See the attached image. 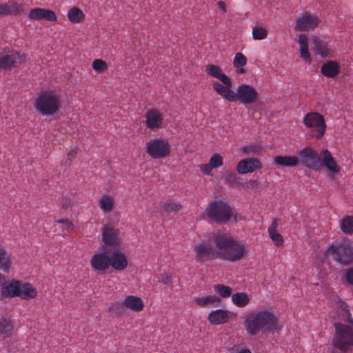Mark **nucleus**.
<instances>
[{"label":"nucleus","instance_id":"nucleus-51","mask_svg":"<svg viewBox=\"0 0 353 353\" xmlns=\"http://www.w3.org/2000/svg\"><path fill=\"white\" fill-rule=\"evenodd\" d=\"M242 151L245 154H249L252 151V147L245 146L242 148Z\"/></svg>","mask_w":353,"mask_h":353},{"label":"nucleus","instance_id":"nucleus-5","mask_svg":"<svg viewBox=\"0 0 353 353\" xmlns=\"http://www.w3.org/2000/svg\"><path fill=\"white\" fill-rule=\"evenodd\" d=\"M34 105L43 116L54 115L61 107V97L55 91H43L36 98Z\"/></svg>","mask_w":353,"mask_h":353},{"label":"nucleus","instance_id":"nucleus-29","mask_svg":"<svg viewBox=\"0 0 353 353\" xmlns=\"http://www.w3.org/2000/svg\"><path fill=\"white\" fill-rule=\"evenodd\" d=\"M314 50L316 53L322 57H330L332 56V50L328 48L327 42L321 39L315 38L314 39Z\"/></svg>","mask_w":353,"mask_h":353},{"label":"nucleus","instance_id":"nucleus-4","mask_svg":"<svg viewBox=\"0 0 353 353\" xmlns=\"http://www.w3.org/2000/svg\"><path fill=\"white\" fill-rule=\"evenodd\" d=\"M329 304L332 307L330 316L339 321L334 323L336 330L334 337L340 329L350 327L353 331V319L351 316L347 305L336 295H333L332 299L329 301Z\"/></svg>","mask_w":353,"mask_h":353},{"label":"nucleus","instance_id":"nucleus-46","mask_svg":"<svg viewBox=\"0 0 353 353\" xmlns=\"http://www.w3.org/2000/svg\"><path fill=\"white\" fill-rule=\"evenodd\" d=\"M158 281L163 283L164 284H170L172 283V278L170 276L165 274H161L158 277Z\"/></svg>","mask_w":353,"mask_h":353},{"label":"nucleus","instance_id":"nucleus-22","mask_svg":"<svg viewBox=\"0 0 353 353\" xmlns=\"http://www.w3.org/2000/svg\"><path fill=\"white\" fill-rule=\"evenodd\" d=\"M90 263L94 270L104 271L110 267L109 254L105 251L97 253L92 256Z\"/></svg>","mask_w":353,"mask_h":353},{"label":"nucleus","instance_id":"nucleus-50","mask_svg":"<svg viewBox=\"0 0 353 353\" xmlns=\"http://www.w3.org/2000/svg\"><path fill=\"white\" fill-rule=\"evenodd\" d=\"M218 5H219V7L221 10H223V12H226V5H225V2L220 1H219Z\"/></svg>","mask_w":353,"mask_h":353},{"label":"nucleus","instance_id":"nucleus-21","mask_svg":"<svg viewBox=\"0 0 353 353\" xmlns=\"http://www.w3.org/2000/svg\"><path fill=\"white\" fill-rule=\"evenodd\" d=\"M341 70L340 63L334 60H327L321 66V73L327 78L336 77Z\"/></svg>","mask_w":353,"mask_h":353},{"label":"nucleus","instance_id":"nucleus-52","mask_svg":"<svg viewBox=\"0 0 353 353\" xmlns=\"http://www.w3.org/2000/svg\"><path fill=\"white\" fill-rule=\"evenodd\" d=\"M59 223H65V225H67L68 228H72L73 227L72 222L66 221V222H59Z\"/></svg>","mask_w":353,"mask_h":353},{"label":"nucleus","instance_id":"nucleus-49","mask_svg":"<svg viewBox=\"0 0 353 353\" xmlns=\"http://www.w3.org/2000/svg\"><path fill=\"white\" fill-rule=\"evenodd\" d=\"M77 154V149L70 150L67 154V160L71 161L72 159Z\"/></svg>","mask_w":353,"mask_h":353},{"label":"nucleus","instance_id":"nucleus-45","mask_svg":"<svg viewBox=\"0 0 353 353\" xmlns=\"http://www.w3.org/2000/svg\"><path fill=\"white\" fill-rule=\"evenodd\" d=\"M212 168H213L210 166V163L202 164L200 165L201 171L206 175H211Z\"/></svg>","mask_w":353,"mask_h":353},{"label":"nucleus","instance_id":"nucleus-1","mask_svg":"<svg viewBox=\"0 0 353 353\" xmlns=\"http://www.w3.org/2000/svg\"><path fill=\"white\" fill-rule=\"evenodd\" d=\"M299 159L301 164L307 168L319 171L326 167L333 174L340 172V168L333 158L331 152L323 149L320 152L310 146H306L299 151Z\"/></svg>","mask_w":353,"mask_h":353},{"label":"nucleus","instance_id":"nucleus-8","mask_svg":"<svg viewBox=\"0 0 353 353\" xmlns=\"http://www.w3.org/2000/svg\"><path fill=\"white\" fill-rule=\"evenodd\" d=\"M206 214L212 221H229L233 213L232 208L226 203L215 201L207 208Z\"/></svg>","mask_w":353,"mask_h":353},{"label":"nucleus","instance_id":"nucleus-44","mask_svg":"<svg viewBox=\"0 0 353 353\" xmlns=\"http://www.w3.org/2000/svg\"><path fill=\"white\" fill-rule=\"evenodd\" d=\"M300 53H301V57L307 61V62H310L311 61V57H310V54L309 52V50H308V46L307 47H301L300 48Z\"/></svg>","mask_w":353,"mask_h":353},{"label":"nucleus","instance_id":"nucleus-47","mask_svg":"<svg viewBox=\"0 0 353 353\" xmlns=\"http://www.w3.org/2000/svg\"><path fill=\"white\" fill-rule=\"evenodd\" d=\"M345 277L347 282L353 285V268H350L346 271Z\"/></svg>","mask_w":353,"mask_h":353},{"label":"nucleus","instance_id":"nucleus-23","mask_svg":"<svg viewBox=\"0 0 353 353\" xmlns=\"http://www.w3.org/2000/svg\"><path fill=\"white\" fill-rule=\"evenodd\" d=\"M127 309L132 310V295L128 296L121 303H112L108 312L111 315H123L126 313Z\"/></svg>","mask_w":353,"mask_h":353},{"label":"nucleus","instance_id":"nucleus-55","mask_svg":"<svg viewBox=\"0 0 353 353\" xmlns=\"http://www.w3.org/2000/svg\"><path fill=\"white\" fill-rule=\"evenodd\" d=\"M238 353H252L249 350L244 349L239 352Z\"/></svg>","mask_w":353,"mask_h":353},{"label":"nucleus","instance_id":"nucleus-37","mask_svg":"<svg viewBox=\"0 0 353 353\" xmlns=\"http://www.w3.org/2000/svg\"><path fill=\"white\" fill-rule=\"evenodd\" d=\"M252 37L254 40H262L268 37V31L261 26H255L252 28Z\"/></svg>","mask_w":353,"mask_h":353},{"label":"nucleus","instance_id":"nucleus-28","mask_svg":"<svg viewBox=\"0 0 353 353\" xmlns=\"http://www.w3.org/2000/svg\"><path fill=\"white\" fill-rule=\"evenodd\" d=\"M231 86L223 85L221 83L216 81L213 83L214 90L224 99L229 101H234V92L230 89Z\"/></svg>","mask_w":353,"mask_h":353},{"label":"nucleus","instance_id":"nucleus-18","mask_svg":"<svg viewBox=\"0 0 353 353\" xmlns=\"http://www.w3.org/2000/svg\"><path fill=\"white\" fill-rule=\"evenodd\" d=\"M109 254L110 266L111 265L116 270H123L128 265L127 259L119 248L114 249Z\"/></svg>","mask_w":353,"mask_h":353},{"label":"nucleus","instance_id":"nucleus-56","mask_svg":"<svg viewBox=\"0 0 353 353\" xmlns=\"http://www.w3.org/2000/svg\"><path fill=\"white\" fill-rule=\"evenodd\" d=\"M59 221H65V219H59Z\"/></svg>","mask_w":353,"mask_h":353},{"label":"nucleus","instance_id":"nucleus-16","mask_svg":"<svg viewBox=\"0 0 353 353\" xmlns=\"http://www.w3.org/2000/svg\"><path fill=\"white\" fill-rule=\"evenodd\" d=\"M319 23V18L316 16L312 15L310 12H304L298 18L296 23L295 29L299 31L314 30Z\"/></svg>","mask_w":353,"mask_h":353},{"label":"nucleus","instance_id":"nucleus-53","mask_svg":"<svg viewBox=\"0 0 353 353\" xmlns=\"http://www.w3.org/2000/svg\"><path fill=\"white\" fill-rule=\"evenodd\" d=\"M341 221H353V216H345Z\"/></svg>","mask_w":353,"mask_h":353},{"label":"nucleus","instance_id":"nucleus-33","mask_svg":"<svg viewBox=\"0 0 353 353\" xmlns=\"http://www.w3.org/2000/svg\"><path fill=\"white\" fill-rule=\"evenodd\" d=\"M277 222H273L272 225L268 228V232L270 239L275 245L281 246L283 243L282 236L276 231Z\"/></svg>","mask_w":353,"mask_h":353},{"label":"nucleus","instance_id":"nucleus-12","mask_svg":"<svg viewBox=\"0 0 353 353\" xmlns=\"http://www.w3.org/2000/svg\"><path fill=\"white\" fill-rule=\"evenodd\" d=\"M195 259L198 262L219 258V250L209 242H203L195 245Z\"/></svg>","mask_w":353,"mask_h":353},{"label":"nucleus","instance_id":"nucleus-13","mask_svg":"<svg viewBox=\"0 0 353 353\" xmlns=\"http://www.w3.org/2000/svg\"><path fill=\"white\" fill-rule=\"evenodd\" d=\"M103 251L110 253L114 249L120 248V239L119 238V231L108 225H105L103 229Z\"/></svg>","mask_w":353,"mask_h":353},{"label":"nucleus","instance_id":"nucleus-35","mask_svg":"<svg viewBox=\"0 0 353 353\" xmlns=\"http://www.w3.org/2000/svg\"><path fill=\"white\" fill-rule=\"evenodd\" d=\"M163 208L168 213L178 212L181 210V205L179 201L169 199L163 204Z\"/></svg>","mask_w":353,"mask_h":353},{"label":"nucleus","instance_id":"nucleus-27","mask_svg":"<svg viewBox=\"0 0 353 353\" xmlns=\"http://www.w3.org/2000/svg\"><path fill=\"white\" fill-rule=\"evenodd\" d=\"M194 303L200 307H218L221 305V299L216 296H199Z\"/></svg>","mask_w":353,"mask_h":353},{"label":"nucleus","instance_id":"nucleus-3","mask_svg":"<svg viewBox=\"0 0 353 353\" xmlns=\"http://www.w3.org/2000/svg\"><path fill=\"white\" fill-rule=\"evenodd\" d=\"M245 323L248 332L251 335H256L260 331L274 333L281 330L276 316L267 310L249 315Z\"/></svg>","mask_w":353,"mask_h":353},{"label":"nucleus","instance_id":"nucleus-38","mask_svg":"<svg viewBox=\"0 0 353 353\" xmlns=\"http://www.w3.org/2000/svg\"><path fill=\"white\" fill-rule=\"evenodd\" d=\"M225 180L231 186H237L241 184L239 177L234 172H228L225 175Z\"/></svg>","mask_w":353,"mask_h":353},{"label":"nucleus","instance_id":"nucleus-43","mask_svg":"<svg viewBox=\"0 0 353 353\" xmlns=\"http://www.w3.org/2000/svg\"><path fill=\"white\" fill-rule=\"evenodd\" d=\"M144 304L143 300L137 296H134V312H139L143 309Z\"/></svg>","mask_w":353,"mask_h":353},{"label":"nucleus","instance_id":"nucleus-20","mask_svg":"<svg viewBox=\"0 0 353 353\" xmlns=\"http://www.w3.org/2000/svg\"><path fill=\"white\" fill-rule=\"evenodd\" d=\"M146 126L151 130H157L161 128L163 121L162 114L157 110H148L146 114Z\"/></svg>","mask_w":353,"mask_h":353},{"label":"nucleus","instance_id":"nucleus-42","mask_svg":"<svg viewBox=\"0 0 353 353\" xmlns=\"http://www.w3.org/2000/svg\"><path fill=\"white\" fill-rule=\"evenodd\" d=\"M340 227L342 231L346 234L353 232V222H341Z\"/></svg>","mask_w":353,"mask_h":353},{"label":"nucleus","instance_id":"nucleus-39","mask_svg":"<svg viewBox=\"0 0 353 353\" xmlns=\"http://www.w3.org/2000/svg\"><path fill=\"white\" fill-rule=\"evenodd\" d=\"M247 63V58L241 52H237L233 60L234 67L239 68V67H243Z\"/></svg>","mask_w":353,"mask_h":353},{"label":"nucleus","instance_id":"nucleus-17","mask_svg":"<svg viewBox=\"0 0 353 353\" xmlns=\"http://www.w3.org/2000/svg\"><path fill=\"white\" fill-rule=\"evenodd\" d=\"M28 17L31 20H46L52 22L57 21V17L54 11L48 9L36 8L30 10Z\"/></svg>","mask_w":353,"mask_h":353},{"label":"nucleus","instance_id":"nucleus-34","mask_svg":"<svg viewBox=\"0 0 353 353\" xmlns=\"http://www.w3.org/2000/svg\"><path fill=\"white\" fill-rule=\"evenodd\" d=\"M114 204V199L108 194L103 195L99 202V207L105 212H111L112 210L113 209Z\"/></svg>","mask_w":353,"mask_h":353},{"label":"nucleus","instance_id":"nucleus-25","mask_svg":"<svg viewBox=\"0 0 353 353\" xmlns=\"http://www.w3.org/2000/svg\"><path fill=\"white\" fill-rule=\"evenodd\" d=\"M274 163L279 167H295L299 163V159L296 156L276 155L274 158Z\"/></svg>","mask_w":353,"mask_h":353},{"label":"nucleus","instance_id":"nucleus-54","mask_svg":"<svg viewBox=\"0 0 353 353\" xmlns=\"http://www.w3.org/2000/svg\"><path fill=\"white\" fill-rule=\"evenodd\" d=\"M236 71H237L238 73H241V74H243V73L245 72V71L243 68V67H239V68H236Z\"/></svg>","mask_w":353,"mask_h":353},{"label":"nucleus","instance_id":"nucleus-40","mask_svg":"<svg viewBox=\"0 0 353 353\" xmlns=\"http://www.w3.org/2000/svg\"><path fill=\"white\" fill-rule=\"evenodd\" d=\"M92 68L97 72H103L108 69V65L102 59H95L92 62Z\"/></svg>","mask_w":353,"mask_h":353},{"label":"nucleus","instance_id":"nucleus-30","mask_svg":"<svg viewBox=\"0 0 353 353\" xmlns=\"http://www.w3.org/2000/svg\"><path fill=\"white\" fill-rule=\"evenodd\" d=\"M13 327L11 321L2 317L0 319V336L3 339L9 338L12 334Z\"/></svg>","mask_w":353,"mask_h":353},{"label":"nucleus","instance_id":"nucleus-26","mask_svg":"<svg viewBox=\"0 0 353 353\" xmlns=\"http://www.w3.org/2000/svg\"><path fill=\"white\" fill-rule=\"evenodd\" d=\"M228 319V311L221 309L212 311L208 315V321L214 325L223 324Z\"/></svg>","mask_w":353,"mask_h":353},{"label":"nucleus","instance_id":"nucleus-32","mask_svg":"<svg viewBox=\"0 0 353 353\" xmlns=\"http://www.w3.org/2000/svg\"><path fill=\"white\" fill-rule=\"evenodd\" d=\"M231 299L234 305L240 307H245L250 301L248 295L245 292H237L233 294L231 296Z\"/></svg>","mask_w":353,"mask_h":353},{"label":"nucleus","instance_id":"nucleus-9","mask_svg":"<svg viewBox=\"0 0 353 353\" xmlns=\"http://www.w3.org/2000/svg\"><path fill=\"white\" fill-rule=\"evenodd\" d=\"M303 122L307 128L315 131L316 139H320L325 134L327 126L324 117L321 114L314 112L307 113L303 117Z\"/></svg>","mask_w":353,"mask_h":353},{"label":"nucleus","instance_id":"nucleus-10","mask_svg":"<svg viewBox=\"0 0 353 353\" xmlns=\"http://www.w3.org/2000/svg\"><path fill=\"white\" fill-rule=\"evenodd\" d=\"M147 152L153 159H162L169 155L170 145L168 140L156 138L147 144Z\"/></svg>","mask_w":353,"mask_h":353},{"label":"nucleus","instance_id":"nucleus-14","mask_svg":"<svg viewBox=\"0 0 353 353\" xmlns=\"http://www.w3.org/2000/svg\"><path fill=\"white\" fill-rule=\"evenodd\" d=\"M234 101L239 100L243 104L254 103L257 101L259 94L257 90L250 85L241 84L234 92Z\"/></svg>","mask_w":353,"mask_h":353},{"label":"nucleus","instance_id":"nucleus-24","mask_svg":"<svg viewBox=\"0 0 353 353\" xmlns=\"http://www.w3.org/2000/svg\"><path fill=\"white\" fill-rule=\"evenodd\" d=\"M205 71L209 75L219 79L224 85L232 86V82L231 79L222 73L220 67L209 64L206 66Z\"/></svg>","mask_w":353,"mask_h":353},{"label":"nucleus","instance_id":"nucleus-2","mask_svg":"<svg viewBox=\"0 0 353 353\" xmlns=\"http://www.w3.org/2000/svg\"><path fill=\"white\" fill-rule=\"evenodd\" d=\"M213 242L219 250V258L229 261L241 260L247 253L244 243L239 241L228 234H214Z\"/></svg>","mask_w":353,"mask_h":353},{"label":"nucleus","instance_id":"nucleus-7","mask_svg":"<svg viewBox=\"0 0 353 353\" xmlns=\"http://www.w3.org/2000/svg\"><path fill=\"white\" fill-rule=\"evenodd\" d=\"M325 253L327 256H332L335 261L343 265H350L353 262V248L347 243L332 245Z\"/></svg>","mask_w":353,"mask_h":353},{"label":"nucleus","instance_id":"nucleus-19","mask_svg":"<svg viewBox=\"0 0 353 353\" xmlns=\"http://www.w3.org/2000/svg\"><path fill=\"white\" fill-rule=\"evenodd\" d=\"M261 162L254 158H248L239 162L236 171L241 174L251 173L261 168Z\"/></svg>","mask_w":353,"mask_h":353},{"label":"nucleus","instance_id":"nucleus-31","mask_svg":"<svg viewBox=\"0 0 353 353\" xmlns=\"http://www.w3.org/2000/svg\"><path fill=\"white\" fill-rule=\"evenodd\" d=\"M68 20L72 23H79L82 22L85 19V14L83 11L77 8L72 7L68 12Z\"/></svg>","mask_w":353,"mask_h":353},{"label":"nucleus","instance_id":"nucleus-41","mask_svg":"<svg viewBox=\"0 0 353 353\" xmlns=\"http://www.w3.org/2000/svg\"><path fill=\"white\" fill-rule=\"evenodd\" d=\"M209 163L213 168L221 167L223 165V158L219 154H214L211 157Z\"/></svg>","mask_w":353,"mask_h":353},{"label":"nucleus","instance_id":"nucleus-48","mask_svg":"<svg viewBox=\"0 0 353 353\" xmlns=\"http://www.w3.org/2000/svg\"><path fill=\"white\" fill-rule=\"evenodd\" d=\"M307 37L305 34H300L299 37V43L301 47H307Z\"/></svg>","mask_w":353,"mask_h":353},{"label":"nucleus","instance_id":"nucleus-6","mask_svg":"<svg viewBox=\"0 0 353 353\" xmlns=\"http://www.w3.org/2000/svg\"><path fill=\"white\" fill-rule=\"evenodd\" d=\"M332 344V353H353V331L350 327L339 330Z\"/></svg>","mask_w":353,"mask_h":353},{"label":"nucleus","instance_id":"nucleus-11","mask_svg":"<svg viewBox=\"0 0 353 353\" xmlns=\"http://www.w3.org/2000/svg\"><path fill=\"white\" fill-rule=\"evenodd\" d=\"M26 54L15 50L0 54V70H10L26 61Z\"/></svg>","mask_w":353,"mask_h":353},{"label":"nucleus","instance_id":"nucleus-36","mask_svg":"<svg viewBox=\"0 0 353 353\" xmlns=\"http://www.w3.org/2000/svg\"><path fill=\"white\" fill-rule=\"evenodd\" d=\"M214 290L223 298L229 297L232 294V288L223 284L214 285Z\"/></svg>","mask_w":353,"mask_h":353},{"label":"nucleus","instance_id":"nucleus-15","mask_svg":"<svg viewBox=\"0 0 353 353\" xmlns=\"http://www.w3.org/2000/svg\"><path fill=\"white\" fill-rule=\"evenodd\" d=\"M26 12L25 6L14 0L0 4V17L20 16Z\"/></svg>","mask_w":353,"mask_h":353}]
</instances>
